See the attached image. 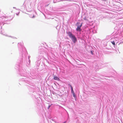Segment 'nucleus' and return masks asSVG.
<instances>
[{
	"mask_svg": "<svg viewBox=\"0 0 123 123\" xmlns=\"http://www.w3.org/2000/svg\"><path fill=\"white\" fill-rule=\"evenodd\" d=\"M67 33L69 37L71 38L73 42L75 43L77 41V40L76 38L75 37V36L71 32L69 31Z\"/></svg>",
	"mask_w": 123,
	"mask_h": 123,
	"instance_id": "nucleus-1",
	"label": "nucleus"
},
{
	"mask_svg": "<svg viewBox=\"0 0 123 123\" xmlns=\"http://www.w3.org/2000/svg\"><path fill=\"white\" fill-rule=\"evenodd\" d=\"M82 23L80 24V23L77 22L76 24V25L77 26V28L76 29V30L78 31H80L81 30L80 27L82 26Z\"/></svg>",
	"mask_w": 123,
	"mask_h": 123,
	"instance_id": "nucleus-2",
	"label": "nucleus"
},
{
	"mask_svg": "<svg viewBox=\"0 0 123 123\" xmlns=\"http://www.w3.org/2000/svg\"><path fill=\"white\" fill-rule=\"evenodd\" d=\"M54 79L58 81H59L60 80V79L56 76H54Z\"/></svg>",
	"mask_w": 123,
	"mask_h": 123,
	"instance_id": "nucleus-3",
	"label": "nucleus"
},
{
	"mask_svg": "<svg viewBox=\"0 0 123 123\" xmlns=\"http://www.w3.org/2000/svg\"><path fill=\"white\" fill-rule=\"evenodd\" d=\"M72 93V94L73 96L74 97H75L76 95L75 93L74 92V91L71 92Z\"/></svg>",
	"mask_w": 123,
	"mask_h": 123,
	"instance_id": "nucleus-4",
	"label": "nucleus"
},
{
	"mask_svg": "<svg viewBox=\"0 0 123 123\" xmlns=\"http://www.w3.org/2000/svg\"><path fill=\"white\" fill-rule=\"evenodd\" d=\"M70 86L71 87V92L73 91V89L72 87V86L71 85H70Z\"/></svg>",
	"mask_w": 123,
	"mask_h": 123,
	"instance_id": "nucleus-5",
	"label": "nucleus"
},
{
	"mask_svg": "<svg viewBox=\"0 0 123 123\" xmlns=\"http://www.w3.org/2000/svg\"><path fill=\"white\" fill-rule=\"evenodd\" d=\"M111 43L113 45H115V43L114 41H113L112 42H111Z\"/></svg>",
	"mask_w": 123,
	"mask_h": 123,
	"instance_id": "nucleus-6",
	"label": "nucleus"
},
{
	"mask_svg": "<svg viewBox=\"0 0 123 123\" xmlns=\"http://www.w3.org/2000/svg\"><path fill=\"white\" fill-rule=\"evenodd\" d=\"M50 107V105H49V106H48V109H49V108Z\"/></svg>",
	"mask_w": 123,
	"mask_h": 123,
	"instance_id": "nucleus-7",
	"label": "nucleus"
},
{
	"mask_svg": "<svg viewBox=\"0 0 123 123\" xmlns=\"http://www.w3.org/2000/svg\"><path fill=\"white\" fill-rule=\"evenodd\" d=\"M85 19V18H84V19Z\"/></svg>",
	"mask_w": 123,
	"mask_h": 123,
	"instance_id": "nucleus-8",
	"label": "nucleus"
},
{
	"mask_svg": "<svg viewBox=\"0 0 123 123\" xmlns=\"http://www.w3.org/2000/svg\"><path fill=\"white\" fill-rule=\"evenodd\" d=\"M85 19V18H84V19Z\"/></svg>",
	"mask_w": 123,
	"mask_h": 123,
	"instance_id": "nucleus-9",
	"label": "nucleus"
}]
</instances>
